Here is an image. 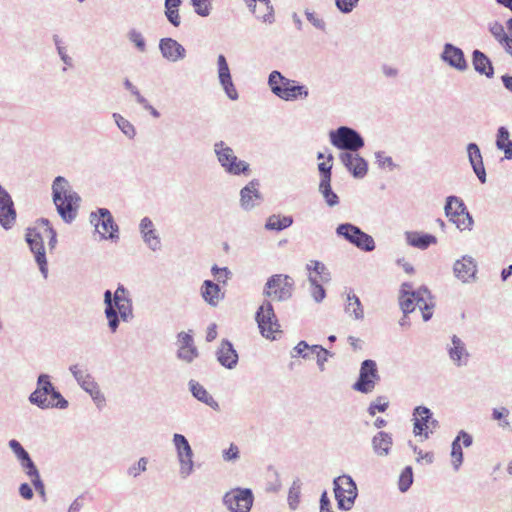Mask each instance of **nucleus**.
<instances>
[{
    "label": "nucleus",
    "mask_w": 512,
    "mask_h": 512,
    "mask_svg": "<svg viewBox=\"0 0 512 512\" xmlns=\"http://www.w3.org/2000/svg\"><path fill=\"white\" fill-rule=\"evenodd\" d=\"M52 199L60 217L71 223L77 216L80 196L72 189L69 181L57 176L52 183Z\"/></svg>",
    "instance_id": "obj_1"
},
{
    "label": "nucleus",
    "mask_w": 512,
    "mask_h": 512,
    "mask_svg": "<svg viewBox=\"0 0 512 512\" xmlns=\"http://www.w3.org/2000/svg\"><path fill=\"white\" fill-rule=\"evenodd\" d=\"M28 401L42 410L66 409L69 406V402L51 382L50 375L45 373L38 376L36 389L29 395Z\"/></svg>",
    "instance_id": "obj_2"
},
{
    "label": "nucleus",
    "mask_w": 512,
    "mask_h": 512,
    "mask_svg": "<svg viewBox=\"0 0 512 512\" xmlns=\"http://www.w3.org/2000/svg\"><path fill=\"white\" fill-rule=\"evenodd\" d=\"M268 86L271 92L284 101H294L307 98L309 90L305 85L286 78L280 71L273 70L268 76Z\"/></svg>",
    "instance_id": "obj_3"
},
{
    "label": "nucleus",
    "mask_w": 512,
    "mask_h": 512,
    "mask_svg": "<svg viewBox=\"0 0 512 512\" xmlns=\"http://www.w3.org/2000/svg\"><path fill=\"white\" fill-rule=\"evenodd\" d=\"M213 151L219 165L226 173L234 176L249 174V163L238 159L234 153V150L224 141L215 142L213 145Z\"/></svg>",
    "instance_id": "obj_4"
},
{
    "label": "nucleus",
    "mask_w": 512,
    "mask_h": 512,
    "mask_svg": "<svg viewBox=\"0 0 512 512\" xmlns=\"http://www.w3.org/2000/svg\"><path fill=\"white\" fill-rule=\"evenodd\" d=\"M330 143L343 152H358L365 145L362 135L349 126H339L329 132Z\"/></svg>",
    "instance_id": "obj_5"
},
{
    "label": "nucleus",
    "mask_w": 512,
    "mask_h": 512,
    "mask_svg": "<svg viewBox=\"0 0 512 512\" xmlns=\"http://www.w3.org/2000/svg\"><path fill=\"white\" fill-rule=\"evenodd\" d=\"M294 280L289 275L274 274L269 277L263 288V295L274 301L289 300L294 291Z\"/></svg>",
    "instance_id": "obj_6"
},
{
    "label": "nucleus",
    "mask_w": 512,
    "mask_h": 512,
    "mask_svg": "<svg viewBox=\"0 0 512 512\" xmlns=\"http://www.w3.org/2000/svg\"><path fill=\"white\" fill-rule=\"evenodd\" d=\"M89 219L99 234L100 240L115 241L119 239V227L107 208H99L97 211L91 212Z\"/></svg>",
    "instance_id": "obj_7"
},
{
    "label": "nucleus",
    "mask_w": 512,
    "mask_h": 512,
    "mask_svg": "<svg viewBox=\"0 0 512 512\" xmlns=\"http://www.w3.org/2000/svg\"><path fill=\"white\" fill-rule=\"evenodd\" d=\"M335 233L360 250L371 252L375 249L373 237L354 224L341 223L336 227Z\"/></svg>",
    "instance_id": "obj_8"
},
{
    "label": "nucleus",
    "mask_w": 512,
    "mask_h": 512,
    "mask_svg": "<svg viewBox=\"0 0 512 512\" xmlns=\"http://www.w3.org/2000/svg\"><path fill=\"white\" fill-rule=\"evenodd\" d=\"M334 493L338 508L349 511L357 497V486L349 475H342L334 479Z\"/></svg>",
    "instance_id": "obj_9"
},
{
    "label": "nucleus",
    "mask_w": 512,
    "mask_h": 512,
    "mask_svg": "<svg viewBox=\"0 0 512 512\" xmlns=\"http://www.w3.org/2000/svg\"><path fill=\"white\" fill-rule=\"evenodd\" d=\"M172 442L179 463V474L181 478L186 479L194 472V452L187 438L182 434L175 433Z\"/></svg>",
    "instance_id": "obj_10"
},
{
    "label": "nucleus",
    "mask_w": 512,
    "mask_h": 512,
    "mask_svg": "<svg viewBox=\"0 0 512 512\" xmlns=\"http://www.w3.org/2000/svg\"><path fill=\"white\" fill-rule=\"evenodd\" d=\"M255 319L260 329V333L265 338L274 339V334L280 332V324L278 323L271 301L265 300L260 305L256 311Z\"/></svg>",
    "instance_id": "obj_11"
},
{
    "label": "nucleus",
    "mask_w": 512,
    "mask_h": 512,
    "mask_svg": "<svg viewBox=\"0 0 512 512\" xmlns=\"http://www.w3.org/2000/svg\"><path fill=\"white\" fill-rule=\"evenodd\" d=\"M254 495L249 488H234L223 496V504L230 512H250Z\"/></svg>",
    "instance_id": "obj_12"
},
{
    "label": "nucleus",
    "mask_w": 512,
    "mask_h": 512,
    "mask_svg": "<svg viewBox=\"0 0 512 512\" xmlns=\"http://www.w3.org/2000/svg\"><path fill=\"white\" fill-rule=\"evenodd\" d=\"M379 380L380 375L376 362L372 359H366L361 363L359 377L352 388L355 391L368 394L374 390Z\"/></svg>",
    "instance_id": "obj_13"
},
{
    "label": "nucleus",
    "mask_w": 512,
    "mask_h": 512,
    "mask_svg": "<svg viewBox=\"0 0 512 512\" xmlns=\"http://www.w3.org/2000/svg\"><path fill=\"white\" fill-rule=\"evenodd\" d=\"M26 242L28 243L31 252L34 254L35 261L42 276L46 279L48 277V263L44 248L43 236L35 228L28 229L26 233Z\"/></svg>",
    "instance_id": "obj_14"
},
{
    "label": "nucleus",
    "mask_w": 512,
    "mask_h": 512,
    "mask_svg": "<svg viewBox=\"0 0 512 512\" xmlns=\"http://www.w3.org/2000/svg\"><path fill=\"white\" fill-rule=\"evenodd\" d=\"M217 77L226 96L230 100L236 101L239 94L233 82L227 59L223 54L217 56Z\"/></svg>",
    "instance_id": "obj_15"
},
{
    "label": "nucleus",
    "mask_w": 512,
    "mask_h": 512,
    "mask_svg": "<svg viewBox=\"0 0 512 512\" xmlns=\"http://www.w3.org/2000/svg\"><path fill=\"white\" fill-rule=\"evenodd\" d=\"M477 272V261L470 255H463L453 263V274L463 284L475 282Z\"/></svg>",
    "instance_id": "obj_16"
},
{
    "label": "nucleus",
    "mask_w": 512,
    "mask_h": 512,
    "mask_svg": "<svg viewBox=\"0 0 512 512\" xmlns=\"http://www.w3.org/2000/svg\"><path fill=\"white\" fill-rule=\"evenodd\" d=\"M446 351L450 361L456 367L467 366L471 355L465 342L460 337L452 335L450 343L446 345Z\"/></svg>",
    "instance_id": "obj_17"
},
{
    "label": "nucleus",
    "mask_w": 512,
    "mask_h": 512,
    "mask_svg": "<svg viewBox=\"0 0 512 512\" xmlns=\"http://www.w3.org/2000/svg\"><path fill=\"white\" fill-rule=\"evenodd\" d=\"M339 160L345 168L355 177L363 178L368 172V162L357 152H342Z\"/></svg>",
    "instance_id": "obj_18"
},
{
    "label": "nucleus",
    "mask_w": 512,
    "mask_h": 512,
    "mask_svg": "<svg viewBox=\"0 0 512 512\" xmlns=\"http://www.w3.org/2000/svg\"><path fill=\"white\" fill-rule=\"evenodd\" d=\"M440 59L458 71H465L468 68L463 50L451 43L444 44Z\"/></svg>",
    "instance_id": "obj_19"
},
{
    "label": "nucleus",
    "mask_w": 512,
    "mask_h": 512,
    "mask_svg": "<svg viewBox=\"0 0 512 512\" xmlns=\"http://www.w3.org/2000/svg\"><path fill=\"white\" fill-rule=\"evenodd\" d=\"M258 187L259 181L254 179L240 190V207L244 211H251L260 205L262 195Z\"/></svg>",
    "instance_id": "obj_20"
},
{
    "label": "nucleus",
    "mask_w": 512,
    "mask_h": 512,
    "mask_svg": "<svg viewBox=\"0 0 512 512\" xmlns=\"http://www.w3.org/2000/svg\"><path fill=\"white\" fill-rule=\"evenodd\" d=\"M159 50L162 57L169 62H178L186 57L184 46L170 37L160 39Z\"/></svg>",
    "instance_id": "obj_21"
},
{
    "label": "nucleus",
    "mask_w": 512,
    "mask_h": 512,
    "mask_svg": "<svg viewBox=\"0 0 512 512\" xmlns=\"http://www.w3.org/2000/svg\"><path fill=\"white\" fill-rule=\"evenodd\" d=\"M139 231L142 236L143 242L153 252H157L161 249V238L152 220L149 217L141 219L139 224Z\"/></svg>",
    "instance_id": "obj_22"
},
{
    "label": "nucleus",
    "mask_w": 512,
    "mask_h": 512,
    "mask_svg": "<svg viewBox=\"0 0 512 512\" xmlns=\"http://www.w3.org/2000/svg\"><path fill=\"white\" fill-rule=\"evenodd\" d=\"M16 221V211L13 200L6 189L0 192V224L8 230Z\"/></svg>",
    "instance_id": "obj_23"
},
{
    "label": "nucleus",
    "mask_w": 512,
    "mask_h": 512,
    "mask_svg": "<svg viewBox=\"0 0 512 512\" xmlns=\"http://www.w3.org/2000/svg\"><path fill=\"white\" fill-rule=\"evenodd\" d=\"M469 163L479 181L484 184L487 181L486 170L479 146L476 143H469L466 147Z\"/></svg>",
    "instance_id": "obj_24"
},
{
    "label": "nucleus",
    "mask_w": 512,
    "mask_h": 512,
    "mask_svg": "<svg viewBox=\"0 0 512 512\" xmlns=\"http://www.w3.org/2000/svg\"><path fill=\"white\" fill-rule=\"evenodd\" d=\"M218 362L227 369H234L239 360L237 351L229 340H222L216 352Z\"/></svg>",
    "instance_id": "obj_25"
},
{
    "label": "nucleus",
    "mask_w": 512,
    "mask_h": 512,
    "mask_svg": "<svg viewBox=\"0 0 512 512\" xmlns=\"http://www.w3.org/2000/svg\"><path fill=\"white\" fill-rule=\"evenodd\" d=\"M414 296L416 300V307L422 311L423 320L426 322L432 318L434 307L433 297L429 289L425 286L414 290Z\"/></svg>",
    "instance_id": "obj_26"
},
{
    "label": "nucleus",
    "mask_w": 512,
    "mask_h": 512,
    "mask_svg": "<svg viewBox=\"0 0 512 512\" xmlns=\"http://www.w3.org/2000/svg\"><path fill=\"white\" fill-rule=\"evenodd\" d=\"M414 416V427L413 432L415 435H424L428 438V430L430 428L429 421L432 413L429 408L425 406H417L413 412Z\"/></svg>",
    "instance_id": "obj_27"
},
{
    "label": "nucleus",
    "mask_w": 512,
    "mask_h": 512,
    "mask_svg": "<svg viewBox=\"0 0 512 512\" xmlns=\"http://www.w3.org/2000/svg\"><path fill=\"white\" fill-rule=\"evenodd\" d=\"M189 390L194 398L212 408L214 411H219V403L213 396L197 381L190 380L188 383Z\"/></svg>",
    "instance_id": "obj_28"
},
{
    "label": "nucleus",
    "mask_w": 512,
    "mask_h": 512,
    "mask_svg": "<svg viewBox=\"0 0 512 512\" xmlns=\"http://www.w3.org/2000/svg\"><path fill=\"white\" fill-rule=\"evenodd\" d=\"M201 296L204 301L212 307H216L224 298L220 286L211 280H205L201 286Z\"/></svg>",
    "instance_id": "obj_29"
},
{
    "label": "nucleus",
    "mask_w": 512,
    "mask_h": 512,
    "mask_svg": "<svg viewBox=\"0 0 512 512\" xmlns=\"http://www.w3.org/2000/svg\"><path fill=\"white\" fill-rule=\"evenodd\" d=\"M405 239L408 245L421 250L437 243V238L434 235L417 231L405 232Z\"/></svg>",
    "instance_id": "obj_30"
},
{
    "label": "nucleus",
    "mask_w": 512,
    "mask_h": 512,
    "mask_svg": "<svg viewBox=\"0 0 512 512\" xmlns=\"http://www.w3.org/2000/svg\"><path fill=\"white\" fill-rule=\"evenodd\" d=\"M488 29L494 39L502 46L504 51L512 57V37L505 32L504 26L498 21H493L489 23Z\"/></svg>",
    "instance_id": "obj_31"
},
{
    "label": "nucleus",
    "mask_w": 512,
    "mask_h": 512,
    "mask_svg": "<svg viewBox=\"0 0 512 512\" xmlns=\"http://www.w3.org/2000/svg\"><path fill=\"white\" fill-rule=\"evenodd\" d=\"M472 64L475 71L487 78L494 76V68L488 56L480 50H474L472 53Z\"/></svg>",
    "instance_id": "obj_32"
},
{
    "label": "nucleus",
    "mask_w": 512,
    "mask_h": 512,
    "mask_svg": "<svg viewBox=\"0 0 512 512\" xmlns=\"http://www.w3.org/2000/svg\"><path fill=\"white\" fill-rule=\"evenodd\" d=\"M392 445V436L387 432L380 431L372 438L373 452L379 457H385L389 455Z\"/></svg>",
    "instance_id": "obj_33"
},
{
    "label": "nucleus",
    "mask_w": 512,
    "mask_h": 512,
    "mask_svg": "<svg viewBox=\"0 0 512 512\" xmlns=\"http://www.w3.org/2000/svg\"><path fill=\"white\" fill-rule=\"evenodd\" d=\"M399 304L403 314L408 315L416 308L414 290L410 283H403L400 289Z\"/></svg>",
    "instance_id": "obj_34"
},
{
    "label": "nucleus",
    "mask_w": 512,
    "mask_h": 512,
    "mask_svg": "<svg viewBox=\"0 0 512 512\" xmlns=\"http://www.w3.org/2000/svg\"><path fill=\"white\" fill-rule=\"evenodd\" d=\"M445 215L451 220L454 221L456 218L461 215L466 214L467 208L464 202L457 196H448L446 198V204L444 207Z\"/></svg>",
    "instance_id": "obj_35"
},
{
    "label": "nucleus",
    "mask_w": 512,
    "mask_h": 512,
    "mask_svg": "<svg viewBox=\"0 0 512 512\" xmlns=\"http://www.w3.org/2000/svg\"><path fill=\"white\" fill-rule=\"evenodd\" d=\"M495 145L498 150L504 152L505 159H512V140L510 139L509 130L506 127L501 126L498 128Z\"/></svg>",
    "instance_id": "obj_36"
},
{
    "label": "nucleus",
    "mask_w": 512,
    "mask_h": 512,
    "mask_svg": "<svg viewBox=\"0 0 512 512\" xmlns=\"http://www.w3.org/2000/svg\"><path fill=\"white\" fill-rule=\"evenodd\" d=\"M69 371L76 380L77 384L85 390L96 383L93 376L88 372L86 368H83L79 364H73L69 367Z\"/></svg>",
    "instance_id": "obj_37"
},
{
    "label": "nucleus",
    "mask_w": 512,
    "mask_h": 512,
    "mask_svg": "<svg viewBox=\"0 0 512 512\" xmlns=\"http://www.w3.org/2000/svg\"><path fill=\"white\" fill-rule=\"evenodd\" d=\"M345 312L355 320L364 318V310L361 301L354 293H348Z\"/></svg>",
    "instance_id": "obj_38"
},
{
    "label": "nucleus",
    "mask_w": 512,
    "mask_h": 512,
    "mask_svg": "<svg viewBox=\"0 0 512 512\" xmlns=\"http://www.w3.org/2000/svg\"><path fill=\"white\" fill-rule=\"evenodd\" d=\"M293 224L292 216H280L273 214L269 216L265 223V229L269 231H282Z\"/></svg>",
    "instance_id": "obj_39"
},
{
    "label": "nucleus",
    "mask_w": 512,
    "mask_h": 512,
    "mask_svg": "<svg viewBox=\"0 0 512 512\" xmlns=\"http://www.w3.org/2000/svg\"><path fill=\"white\" fill-rule=\"evenodd\" d=\"M318 191L324 198L328 207H335L339 204L340 200L338 195L332 190L331 181H320Z\"/></svg>",
    "instance_id": "obj_40"
},
{
    "label": "nucleus",
    "mask_w": 512,
    "mask_h": 512,
    "mask_svg": "<svg viewBox=\"0 0 512 512\" xmlns=\"http://www.w3.org/2000/svg\"><path fill=\"white\" fill-rule=\"evenodd\" d=\"M112 117L117 127L126 137H128L129 139H133L136 136V129L129 120L124 118L119 113H113Z\"/></svg>",
    "instance_id": "obj_41"
},
{
    "label": "nucleus",
    "mask_w": 512,
    "mask_h": 512,
    "mask_svg": "<svg viewBox=\"0 0 512 512\" xmlns=\"http://www.w3.org/2000/svg\"><path fill=\"white\" fill-rule=\"evenodd\" d=\"M300 493H301V483L297 479V480L293 481V483L289 489V492H288L287 501H288V506L291 510H296L298 508L299 501H300Z\"/></svg>",
    "instance_id": "obj_42"
},
{
    "label": "nucleus",
    "mask_w": 512,
    "mask_h": 512,
    "mask_svg": "<svg viewBox=\"0 0 512 512\" xmlns=\"http://www.w3.org/2000/svg\"><path fill=\"white\" fill-rule=\"evenodd\" d=\"M116 309L118 311V315L120 319H122L125 322H128L130 319L133 318V307H132V300H126L125 302L120 303L119 296L116 298Z\"/></svg>",
    "instance_id": "obj_43"
},
{
    "label": "nucleus",
    "mask_w": 512,
    "mask_h": 512,
    "mask_svg": "<svg viewBox=\"0 0 512 512\" xmlns=\"http://www.w3.org/2000/svg\"><path fill=\"white\" fill-rule=\"evenodd\" d=\"M105 317L108 321V327L112 333H115L120 324V317L118 315V311L116 306L105 307L104 309Z\"/></svg>",
    "instance_id": "obj_44"
},
{
    "label": "nucleus",
    "mask_w": 512,
    "mask_h": 512,
    "mask_svg": "<svg viewBox=\"0 0 512 512\" xmlns=\"http://www.w3.org/2000/svg\"><path fill=\"white\" fill-rule=\"evenodd\" d=\"M84 391L90 395L97 408L101 409L103 406H105L106 398L100 390L97 382L94 383L91 387L86 388Z\"/></svg>",
    "instance_id": "obj_45"
},
{
    "label": "nucleus",
    "mask_w": 512,
    "mask_h": 512,
    "mask_svg": "<svg viewBox=\"0 0 512 512\" xmlns=\"http://www.w3.org/2000/svg\"><path fill=\"white\" fill-rule=\"evenodd\" d=\"M413 483V471L412 467L407 466L403 469L400 474L398 488L401 492H406Z\"/></svg>",
    "instance_id": "obj_46"
},
{
    "label": "nucleus",
    "mask_w": 512,
    "mask_h": 512,
    "mask_svg": "<svg viewBox=\"0 0 512 512\" xmlns=\"http://www.w3.org/2000/svg\"><path fill=\"white\" fill-rule=\"evenodd\" d=\"M310 282V294L315 302L320 303L326 296L325 289L321 284L318 283V280L315 277L309 276Z\"/></svg>",
    "instance_id": "obj_47"
},
{
    "label": "nucleus",
    "mask_w": 512,
    "mask_h": 512,
    "mask_svg": "<svg viewBox=\"0 0 512 512\" xmlns=\"http://www.w3.org/2000/svg\"><path fill=\"white\" fill-rule=\"evenodd\" d=\"M128 40L134 44L139 52L146 51V41L142 35V33L136 29H131L127 33Z\"/></svg>",
    "instance_id": "obj_48"
},
{
    "label": "nucleus",
    "mask_w": 512,
    "mask_h": 512,
    "mask_svg": "<svg viewBox=\"0 0 512 512\" xmlns=\"http://www.w3.org/2000/svg\"><path fill=\"white\" fill-rule=\"evenodd\" d=\"M451 458L454 470L458 471L459 467L463 462V452L461 444L458 442V440L455 439L453 440L451 445Z\"/></svg>",
    "instance_id": "obj_49"
},
{
    "label": "nucleus",
    "mask_w": 512,
    "mask_h": 512,
    "mask_svg": "<svg viewBox=\"0 0 512 512\" xmlns=\"http://www.w3.org/2000/svg\"><path fill=\"white\" fill-rule=\"evenodd\" d=\"M334 157L332 154L327 156L326 162L318 164V170L320 174V181H331L332 178V161Z\"/></svg>",
    "instance_id": "obj_50"
},
{
    "label": "nucleus",
    "mask_w": 512,
    "mask_h": 512,
    "mask_svg": "<svg viewBox=\"0 0 512 512\" xmlns=\"http://www.w3.org/2000/svg\"><path fill=\"white\" fill-rule=\"evenodd\" d=\"M9 448L12 450L14 455L16 456L19 463L30 458L29 453L24 449L21 443L18 440L12 439L8 442Z\"/></svg>",
    "instance_id": "obj_51"
},
{
    "label": "nucleus",
    "mask_w": 512,
    "mask_h": 512,
    "mask_svg": "<svg viewBox=\"0 0 512 512\" xmlns=\"http://www.w3.org/2000/svg\"><path fill=\"white\" fill-rule=\"evenodd\" d=\"M374 155L379 168H388L390 171H393L397 168V165L394 163L393 159L390 156H387L385 152L377 151Z\"/></svg>",
    "instance_id": "obj_52"
},
{
    "label": "nucleus",
    "mask_w": 512,
    "mask_h": 512,
    "mask_svg": "<svg viewBox=\"0 0 512 512\" xmlns=\"http://www.w3.org/2000/svg\"><path fill=\"white\" fill-rule=\"evenodd\" d=\"M165 5V16L167 17V20L174 26L178 27L181 23V18L179 15V6L180 5Z\"/></svg>",
    "instance_id": "obj_53"
},
{
    "label": "nucleus",
    "mask_w": 512,
    "mask_h": 512,
    "mask_svg": "<svg viewBox=\"0 0 512 512\" xmlns=\"http://www.w3.org/2000/svg\"><path fill=\"white\" fill-rule=\"evenodd\" d=\"M148 458L141 457L136 463L127 469V474L133 478L138 477L142 472L147 470Z\"/></svg>",
    "instance_id": "obj_54"
},
{
    "label": "nucleus",
    "mask_w": 512,
    "mask_h": 512,
    "mask_svg": "<svg viewBox=\"0 0 512 512\" xmlns=\"http://www.w3.org/2000/svg\"><path fill=\"white\" fill-rule=\"evenodd\" d=\"M177 356L179 359L187 363H191L196 357H198V350L195 346L179 347Z\"/></svg>",
    "instance_id": "obj_55"
},
{
    "label": "nucleus",
    "mask_w": 512,
    "mask_h": 512,
    "mask_svg": "<svg viewBox=\"0 0 512 512\" xmlns=\"http://www.w3.org/2000/svg\"><path fill=\"white\" fill-rule=\"evenodd\" d=\"M195 12L201 17H207L211 11L210 0H191Z\"/></svg>",
    "instance_id": "obj_56"
},
{
    "label": "nucleus",
    "mask_w": 512,
    "mask_h": 512,
    "mask_svg": "<svg viewBox=\"0 0 512 512\" xmlns=\"http://www.w3.org/2000/svg\"><path fill=\"white\" fill-rule=\"evenodd\" d=\"M509 415V410L506 407L494 408L492 410V419L496 421H501L499 426L506 428L509 427V422L506 420V417Z\"/></svg>",
    "instance_id": "obj_57"
},
{
    "label": "nucleus",
    "mask_w": 512,
    "mask_h": 512,
    "mask_svg": "<svg viewBox=\"0 0 512 512\" xmlns=\"http://www.w3.org/2000/svg\"><path fill=\"white\" fill-rule=\"evenodd\" d=\"M21 468L25 472V474L32 480L36 477L40 476L39 470L36 465L32 461L31 457L20 463Z\"/></svg>",
    "instance_id": "obj_58"
},
{
    "label": "nucleus",
    "mask_w": 512,
    "mask_h": 512,
    "mask_svg": "<svg viewBox=\"0 0 512 512\" xmlns=\"http://www.w3.org/2000/svg\"><path fill=\"white\" fill-rule=\"evenodd\" d=\"M388 401L385 397H378L374 402H372L368 408V412L370 415H375L376 411L385 412L388 408Z\"/></svg>",
    "instance_id": "obj_59"
},
{
    "label": "nucleus",
    "mask_w": 512,
    "mask_h": 512,
    "mask_svg": "<svg viewBox=\"0 0 512 512\" xmlns=\"http://www.w3.org/2000/svg\"><path fill=\"white\" fill-rule=\"evenodd\" d=\"M453 223L456 224L457 228L460 230H470L473 225V218L470 215V213L467 211L466 214L461 215L460 217L456 218Z\"/></svg>",
    "instance_id": "obj_60"
},
{
    "label": "nucleus",
    "mask_w": 512,
    "mask_h": 512,
    "mask_svg": "<svg viewBox=\"0 0 512 512\" xmlns=\"http://www.w3.org/2000/svg\"><path fill=\"white\" fill-rule=\"evenodd\" d=\"M358 2L359 0H335V6L340 12L348 14L353 11Z\"/></svg>",
    "instance_id": "obj_61"
},
{
    "label": "nucleus",
    "mask_w": 512,
    "mask_h": 512,
    "mask_svg": "<svg viewBox=\"0 0 512 512\" xmlns=\"http://www.w3.org/2000/svg\"><path fill=\"white\" fill-rule=\"evenodd\" d=\"M211 272L213 276L216 277L218 282L226 283V281L231 276V272L227 267L220 268L217 265H213Z\"/></svg>",
    "instance_id": "obj_62"
},
{
    "label": "nucleus",
    "mask_w": 512,
    "mask_h": 512,
    "mask_svg": "<svg viewBox=\"0 0 512 512\" xmlns=\"http://www.w3.org/2000/svg\"><path fill=\"white\" fill-rule=\"evenodd\" d=\"M222 457L224 461H236L239 459V449L238 447L231 443L228 449L223 450Z\"/></svg>",
    "instance_id": "obj_63"
},
{
    "label": "nucleus",
    "mask_w": 512,
    "mask_h": 512,
    "mask_svg": "<svg viewBox=\"0 0 512 512\" xmlns=\"http://www.w3.org/2000/svg\"><path fill=\"white\" fill-rule=\"evenodd\" d=\"M305 15L307 17V20L317 29H320L322 31L326 28V23L322 18H319L316 16L314 12H310L309 10H306Z\"/></svg>",
    "instance_id": "obj_64"
}]
</instances>
